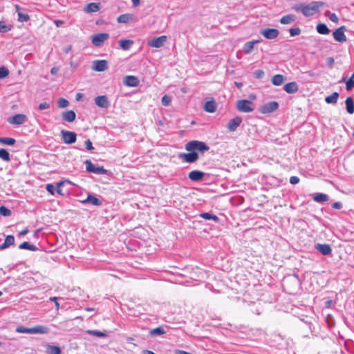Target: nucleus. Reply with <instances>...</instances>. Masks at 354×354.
Segmentation results:
<instances>
[{"instance_id":"nucleus-62","label":"nucleus","mask_w":354,"mask_h":354,"mask_svg":"<svg viewBox=\"0 0 354 354\" xmlns=\"http://www.w3.org/2000/svg\"><path fill=\"white\" fill-rule=\"evenodd\" d=\"M54 23L57 27H59V26H62L64 22L62 20H55L54 21Z\"/></svg>"},{"instance_id":"nucleus-34","label":"nucleus","mask_w":354,"mask_h":354,"mask_svg":"<svg viewBox=\"0 0 354 354\" xmlns=\"http://www.w3.org/2000/svg\"><path fill=\"white\" fill-rule=\"evenodd\" d=\"M317 31L322 35H327L330 32V30L324 24H319L317 26Z\"/></svg>"},{"instance_id":"nucleus-48","label":"nucleus","mask_w":354,"mask_h":354,"mask_svg":"<svg viewBox=\"0 0 354 354\" xmlns=\"http://www.w3.org/2000/svg\"><path fill=\"white\" fill-rule=\"evenodd\" d=\"M10 30V27L5 24L4 22L0 21V32H6Z\"/></svg>"},{"instance_id":"nucleus-39","label":"nucleus","mask_w":354,"mask_h":354,"mask_svg":"<svg viewBox=\"0 0 354 354\" xmlns=\"http://www.w3.org/2000/svg\"><path fill=\"white\" fill-rule=\"evenodd\" d=\"M165 333V330L162 327H157L150 330V334L153 336L160 335Z\"/></svg>"},{"instance_id":"nucleus-20","label":"nucleus","mask_w":354,"mask_h":354,"mask_svg":"<svg viewBox=\"0 0 354 354\" xmlns=\"http://www.w3.org/2000/svg\"><path fill=\"white\" fill-rule=\"evenodd\" d=\"M75 113L72 110L64 111L62 113L63 120L68 122H73L75 120Z\"/></svg>"},{"instance_id":"nucleus-15","label":"nucleus","mask_w":354,"mask_h":354,"mask_svg":"<svg viewBox=\"0 0 354 354\" xmlns=\"http://www.w3.org/2000/svg\"><path fill=\"white\" fill-rule=\"evenodd\" d=\"M241 122L242 118L241 117H235L229 121L227 127L230 131H234L239 127Z\"/></svg>"},{"instance_id":"nucleus-37","label":"nucleus","mask_w":354,"mask_h":354,"mask_svg":"<svg viewBox=\"0 0 354 354\" xmlns=\"http://www.w3.org/2000/svg\"><path fill=\"white\" fill-rule=\"evenodd\" d=\"M0 158L4 161L9 162L10 156L8 151L4 149H0Z\"/></svg>"},{"instance_id":"nucleus-47","label":"nucleus","mask_w":354,"mask_h":354,"mask_svg":"<svg viewBox=\"0 0 354 354\" xmlns=\"http://www.w3.org/2000/svg\"><path fill=\"white\" fill-rule=\"evenodd\" d=\"M161 102L162 105L169 106L171 104V97L169 95H165L162 97Z\"/></svg>"},{"instance_id":"nucleus-4","label":"nucleus","mask_w":354,"mask_h":354,"mask_svg":"<svg viewBox=\"0 0 354 354\" xmlns=\"http://www.w3.org/2000/svg\"><path fill=\"white\" fill-rule=\"evenodd\" d=\"M86 171L96 174H105L106 170L103 167H96L91 160H86L84 162Z\"/></svg>"},{"instance_id":"nucleus-57","label":"nucleus","mask_w":354,"mask_h":354,"mask_svg":"<svg viewBox=\"0 0 354 354\" xmlns=\"http://www.w3.org/2000/svg\"><path fill=\"white\" fill-rule=\"evenodd\" d=\"M64 181H62L57 183V192L61 195H62L61 187L63 186Z\"/></svg>"},{"instance_id":"nucleus-43","label":"nucleus","mask_w":354,"mask_h":354,"mask_svg":"<svg viewBox=\"0 0 354 354\" xmlns=\"http://www.w3.org/2000/svg\"><path fill=\"white\" fill-rule=\"evenodd\" d=\"M68 101L64 98H59L57 102V106L59 108H66L68 106Z\"/></svg>"},{"instance_id":"nucleus-7","label":"nucleus","mask_w":354,"mask_h":354,"mask_svg":"<svg viewBox=\"0 0 354 354\" xmlns=\"http://www.w3.org/2000/svg\"><path fill=\"white\" fill-rule=\"evenodd\" d=\"M345 31H346V27L344 26H342L338 28L337 29H336L333 33L334 39L336 41H338L340 43L346 41L347 39H346V37L344 33Z\"/></svg>"},{"instance_id":"nucleus-51","label":"nucleus","mask_w":354,"mask_h":354,"mask_svg":"<svg viewBox=\"0 0 354 354\" xmlns=\"http://www.w3.org/2000/svg\"><path fill=\"white\" fill-rule=\"evenodd\" d=\"M264 72L261 70H257L254 73V76L257 79H261L263 77Z\"/></svg>"},{"instance_id":"nucleus-53","label":"nucleus","mask_w":354,"mask_h":354,"mask_svg":"<svg viewBox=\"0 0 354 354\" xmlns=\"http://www.w3.org/2000/svg\"><path fill=\"white\" fill-rule=\"evenodd\" d=\"M85 146H86V149L88 151H91L93 149L92 142H91L90 140H87L85 141Z\"/></svg>"},{"instance_id":"nucleus-17","label":"nucleus","mask_w":354,"mask_h":354,"mask_svg":"<svg viewBox=\"0 0 354 354\" xmlns=\"http://www.w3.org/2000/svg\"><path fill=\"white\" fill-rule=\"evenodd\" d=\"M205 174L203 171L194 170L189 173V178L193 181H199L203 179Z\"/></svg>"},{"instance_id":"nucleus-32","label":"nucleus","mask_w":354,"mask_h":354,"mask_svg":"<svg viewBox=\"0 0 354 354\" xmlns=\"http://www.w3.org/2000/svg\"><path fill=\"white\" fill-rule=\"evenodd\" d=\"M19 248L21 250H28L30 251H35L37 247L34 245L29 243L27 241H24L19 245Z\"/></svg>"},{"instance_id":"nucleus-45","label":"nucleus","mask_w":354,"mask_h":354,"mask_svg":"<svg viewBox=\"0 0 354 354\" xmlns=\"http://www.w3.org/2000/svg\"><path fill=\"white\" fill-rule=\"evenodd\" d=\"M123 83L128 86H133V75H127L124 78Z\"/></svg>"},{"instance_id":"nucleus-2","label":"nucleus","mask_w":354,"mask_h":354,"mask_svg":"<svg viewBox=\"0 0 354 354\" xmlns=\"http://www.w3.org/2000/svg\"><path fill=\"white\" fill-rule=\"evenodd\" d=\"M209 147L203 142L192 140L185 145V149L189 151H199L204 152L209 150Z\"/></svg>"},{"instance_id":"nucleus-35","label":"nucleus","mask_w":354,"mask_h":354,"mask_svg":"<svg viewBox=\"0 0 354 354\" xmlns=\"http://www.w3.org/2000/svg\"><path fill=\"white\" fill-rule=\"evenodd\" d=\"M46 347L50 354H61L62 353L61 348L59 346L47 344Z\"/></svg>"},{"instance_id":"nucleus-16","label":"nucleus","mask_w":354,"mask_h":354,"mask_svg":"<svg viewBox=\"0 0 354 354\" xmlns=\"http://www.w3.org/2000/svg\"><path fill=\"white\" fill-rule=\"evenodd\" d=\"M315 248L322 254L328 255L332 252L331 248L328 244L318 243L315 245Z\"/></svg>"},{"instance_id":"nucleus-29","label":"nucleus","mask_w":354,"mask_h":354,"mask_svg":"<svg viewBox=\"0 0 354 354\" xmlns=\"http://www.w3.org/2000/svg\"><path fill=\"white\" fill-rule=\"evenodd\" d=\"M132 44L133 41L130 39L120 40L119 41L120 47L124 50H129Z\"/></svg>"},{"instance_id":"nucleus-64","label":"nucleus","mask_w":354,"mask_h":354,"mask_svg":"<svg viewBox=\"0 0 354 354\" xmlns=\"http://www.w3.org/2000/svg\"><path fill=\"white\" fill-rule=\"evenodd\" d=\"M28 232V228H26L24 229V230H22L21 232H19V236H24L26 235L27 233Z\"/></svg>"},{"instance_id":"nucleus-14","label":"nucleus","mask_w":354,"mask_h":354,"mask_svg":"<svg viewBox=\"0 0 354 354\" xmlns=\"http://www.w3.org/2000/svg\"><path fill=\"white\" fill-rule=\"evenodd\" d=\"M95 104L103 109H106L109 106V102L106 95H100L95 98Z\"/></svg>"},{"instance_id":"nucleus-6","label":"nucleus","mask_w":354,"mask_h":354,"mask_svg":"<svg viewBox=\"0 0 354 354\" xmlns=\"http://www.w3.org/2000/svg\"><path fill=\"white\" fill-rule=\"evenodd\" d=\"M28 121V117L25 114L19 113L8 118V122L11 124L21 125Z\"/></svg>"},{"instance_id":"nucleus-36","label":"nucleus","mask_w":354,"mask_h":354,"mask_svg":"<svg viewBox=\"0 0 354 354\" xmlns=\"http://www.w3.org/2000/svg\"><path fill=\"white\" fill-rule=\"evenodd\" d=\"M200 216L206 220L212 219V220L214 221L215 222H218V218L216 215L212 214H209L207 212L201 214Z\"/></svg>"},{"instance_id":"nucleus-10","label":"nucleus","mask_w":354,"mask_h":354,"mask_svg":"<svg viewBox=\"0 0 354 354\" xmlns=\"http://www.w3.org/2000/svg\"><path fill=\"white\" fill-rule=\"evenodd\" d=\"M260 33L266 39H273L278 37L279 32L275 28H265L261 30Z\"/></svg>"},{"instance_id":"nucleus-56","label":"nucleus","mask_w":354,"mask_h":354,"mask_svg":"<svg viewBox=\"0 0 354 354\" xmlns=\"http://www.w3.org/2000/svg\"><path fill=\"white\" fill-rule=\"evenodd\" d=\"M329 19L333 22H335V23H337L338 22V17L336 15V14H335V13L330 14Z\"/></svg>"},{"instance_id":"nucleus-13","label":"nucleus","mask_w":354,"mask_h":354,"mask_svg":"<svg viewBox=\"0 0 354 354\" xmlns=\"http://www.w3.org/2000/svg\"><path fill=\"white\" fill-rule=\"evenodd\" d=\"M180 158L186 162L192 163L196 162L198 160V155L196 152L192 151L191 153H181L180 155Z\"/></svg>"},{"instance_id":"nucleus-61","label":"nucleus","mask_w":354,"mask_h":354,"mask_svg":"<svg viewBox=\"0 0 354 354\" xmlns=\"http://www.w3.org/2000/svg\"><path fill=\"white\" fill-rule=\"evenodd\" d=\"M59 71V68L57 67H53L50 70V73L52 75H55L58 73V71Z\"/></svg>"},{"instance_id":"nucleus-30","label":"nucleus","mask_w":354,"mask_h":354,"mask_svg":"<svg viewBox=\"0 0 354 354\" xmlns=\"http://www.w3.org/2000/svg\"><path fill=\"white\" fill-rule=\"evenodd\" d=\"M295 20V16L293 15H287L283 16L280 19V23L282 24H289Z\"/></svg>"},{"instance_id":"nucleus-8","label":"nucleus","mask_w":354,"mask_h":354,"mask_svg":"<svg viewBox=\"0 0 354 354\" xmlns=\"http://www.w3.org/2000/svg\"><path fill=\"white\" fill-rule=\"evenodd\" d=\"M167 37L162 35L156 38H153L148 41V45L153 48H160L164 46L167 41Z\"/></svg>"},{"instance_id":"nucleus-46","label":"nucleus","mask_w":354,"mask_h":354,"mask_svg":"<svg viewBox=\"0 0 354 354\" xmlns=\"http://www.w3.org/2000/svg\"><path fill=\"white\" fill-rule=\"evenodd\" d=\"M0 214L4 216H9L11 214V211L4 206H1Z\"/></svg>"},{"instance_id":"nucleus-26","label":"nucleus","mask_w":354,"mask_h":354,"mask_svg":"<svg viewBox=\"0 0 354 354\" xmlns=\"http://www.w3.org/2000/svg\"><path fill=\"white\" fill-rule=\"evenodd\" d=\"M284 82V77L282 75H275L272 77L271 82L274 86H280Z\"/></svg>"},{"instance_id":"nucleus-49","label":"nucleus","mask_w":354,"mask_h":354,"mask_svg":"<svg viewBox=\"0 0 354 354\" xmlns=\"http://www.w3.org/2000/svg\"><path fill=\"white\" fill-rule=\"evenodd\" d=\"M290 36L295 37L299 35L301 32V29L299 28H290L289 30Z\"/></svg>"},{"instance_id":"nucleus-58","label":"nucleus","mask_w":354,"mask_h":354,"mask_svg":"<svg viewBox=\"0 0 354 354\" xmlns=\"http://www.w3.org/2000/svg\"><path fill=\"white\" fill-rule=\"evenodd\" d=\"M327 65L328 66H332L334 64V59L332 57H328L326 59Z\"/></svg>"},{"instance_id":"nucleus-40","label":"nucleus","mask_w":354,"mask_h":354,"mask_svg":"<svg viewBox=\"0 0 354 354\" xmlns=\"http://www.w3.org/2000/svg\"><path fill=\"white\" fill-rule=\"evenodd\" d=\"M16 331L19 333L32 334V328H26L23 326L17 327Z\"/></svg>"},{"instance_id":"nucleus-55","label":"nucleus","mask_w":354,"mask_h":354,"mask_svg":"<svg viewBox=\"0 0 354 354\" xmlns=\"http://www.w3.org/2000/svg\"><path fill=\"white\" fill-rule=\"evenodd\" d=\"M299 182V178L297 176H293L290 178V183L292 185H296Z\"/></svg>"},{"instance_id":"nucleus-54","label":"nucleus","mask_w":354,"mask_h":354,"mask_svg":"<svg viewBox=\"0 0 354 354\" xmlns=\"http://www.w3.org/2000/svg\"><path fill=\"white\" fill-rule=\"evenodd\" d=\"M46 190L53 195L55 194V187L52 184L46 185Z\"/></svg>"},{"instance_id":"nucleus-5","label":"nucleus","mask_w":354,"mask_h":354,"mask_svg":"<svg viewBox=\"0 0 354 354\" xmlns=\"http://www.w3.org/2000/svg\"><path fill=\"white\" fill-rule=\"evenodd\" d=\"M279 107V104L275 101L269 102L263 104L259 108V112L263 114L270 113L276 111Z\"/></svg>"},{"instance_id":"nucleus-28","label":"nucleus","mask_w":354,"mask_h":354,"mask_svg":"<svg viewBox=\"0 0 354 354\" xmlns=\"http://www.w3.org/2000/svg\"><path fill=\"white\" fill-rule=\"evenodd\" d=\"M313 200L317 203H322L328 200V195L322 193L315 194L313 196Z\"/></svg>"},{"instance_id":"nucleus-22","label":"nucleus","mask_w":354,"mask_h":354,"mask_svg":"<svg viewBox=\"0 0 354 354\" xmlns=\"http://www.w3.org/2000/svg\"><path fill=\"white\" fill-rule=\"evenodd\" d=\"M48 332L49 329L42 325H37L32 327V334H47Z\"/></svg>"},{"instance_id":"nucleus-38","label":"nucleus","mask_w":354,"mask_h":354,"mask_svg":"<svg viewBox=\"0 0 354 354\" xmlns=\"http://www.w3.org/2000/svg\"><path fill=\"white\" fill-rule=\"evenodd\" d=\"M131 19V15L130 14H124L120 15L117 21L118 23H127Z\"/></svg>"},{"instance_id":"nucleus-63","label":"nucleus","mask_w":354,"mask_h":354,"mask_svg":"<svg viewBox=\"0 0 354 354\" xmlns=\"http://www.w3.org/2000/svg\"><path fill=\"white\" fill-rule=\"evenodd\" d=\"M175 353L176 354H192L191 353H189V352H187L185 351H182V350H176Z\"/></svg>"},{"instance_id":"nucleus-41","label":"nucleus","mask_w":354,"mask_h":354,"mask_svg":"<svg viewBox=\"0 0 354 354\" xmlns=\"http://www.w3.org/2000/svg\"><path fill=\"white\" fill-rule=\"evenodd\" d=\"M16 140L12 138H0V142L6 145L12 146Z\"/></svg>"},{"instance_id":"nucleus-21","label":"nucleus","mask_w":354,"mask_h":354,"mask_svg":"<svg viewBox=\"0 0 354 354\" xmlns=\"http://www.w3.org/2000/svg\"><path fill=\"white\" fill-rule=\"evenodd\" d=\"M257 43H259L258 40L250 41L246 42L243 45V50L244 53L245 54L250 53L253 50L254 45Z\"/></svg>"},{"instance_id":"nucleus-24","label":"nucleus","mask_w":354,"mask_h":354,"mask_svg":"<svg viewBox=\"0 0 354 354\" xmlns=\"http://www.w3.org/2000/svg\"><path fill=\"white\" fill-rule=\"evenodd\" d=\"M100 9V3H90L86 5L84 8V11L87 12H95Z\"/></svg>"},{"instance_id":"nucleus-12","label":"nucleus","mask_w":354,"mask_h":354,"mask_svg":"<svg viewBox=\"0 0 354 354\" xmlns=\"http://www.w3.org/2000/svg\"><path fill=\"white\" fill-rule=\"evenodd\" d=\"M109 38L107 33H99L92 37V43L95 46H100L102 44Z\"/></svg>"},{"instance_id":"nucleus-60","label":"nucleus","mask_w":354,"mask_h":354,"mask_svg":"<svg viewBox=\"0 0 354 354\" xmlns=\"http://www.w3.org/2000/svg\"><path fill=\"white\" fill-rule=\"evenodd\" d=\"M50 300L52 301H54V304H55V305H56L57 309H58L59 307V304L57 302V298L56 297H50Z\"/></svg>"},{"instance_id":"nucleus-11","label":"nucleus","mask_w":354,"mask_h":354,"mask_svg":"<svg viewBox=\"0 0 354 354\" xmlns=\"http://www.w3.org/2000/svg\"><path fill=\"white\" fill-rule=\"evenodd\" d=\"M108 68V63L106 60H95L93 62L92 69L95 71L102 72Z\"/></svg>"},{"instance_id":"nucleus-59","label":"nucleus","mask_w":354,"mask_h":354,"mask_svg":"<svg viewBox=\"0 0 354 354\" xmlns=\"http://www.w3.org/2000/svg\"><path fill=\"white\" fill-rule=\"evenodd\" d=\"M332 206L334 209H339L342 207V205L339 202L334 203Z\"/></svg>"},{"instance_id":"nucleus-9","label":"nucleus","mask_w":354,"mask_h":354,"mask_svg":"<svg viewBox=\"0 0 354 354\" xmlns=\"http://www.w3.org/2000/svg\"><path fill=\"white\" fill-rule=\"evenodd\" d=\"M61 134L64 140V142L66 144H73L75 142L77 135L75 132L68 131H62Z\"/></svg>"},{"instance_id":"nucleus-23","label":"nucleus","mask_w":354,"mask_h":354,"mask_svg":"<svg viewBox=\"0 0 354 354\" xmlns=\"http://www.w3.org/2000/svg\"><path fill=\"white\" fill-rule=\"evenodd\" d=\"M346 109L349 114L354 113V102L351 97H348L345 100Z\"/></svg>"},{"instance_id":"nucleus-1","label":"nucleus","mask_w":354,"mask_h":354,"mask_svg":"<svg viewBox=\"0 0 354 354\" xmlns=\"http://www.w3.org/2000/svg\"><path fill=\"white\" fill-rule=\"evenodd\" d=\"M324 5L322 1H312L308 4H296L292 9L296 12H301L306 17H310L319 12Z\"/></svg>"},{"instance_id":"nucleus-31","label":"nucleus","mask_w":354,"mask_h":354,"mask_svg":"<svg viewBox=\"0 0 354 354\" xmlns=\"http://www.w3.org/2000/svg\"><path fill=\"white\" fill-rule=\"evenodd\" d=\"M84 202L88 203H91V204L96 205V206H98V205H101V203H102L101 201L98 198H97L95 196H92V195H88V197L86 198V199Z\"/></svg>"},{"instance_id":"nucleus-19","label":"nucleus","mask_w":354,"mask_h":354,"mask_svg":"<svg viewBox=\"0 0 354 354\" xmlns=\"http://www.w3.org/2000/svg\"><path fill=\"white\" fill-rule=\"evenodd\" d=\"M15 244V237L12 235H8L4 242L0 245V250H3L6 248H9L10 246Z\"/></svg>"},{"instance_id":"nucleus-27","label":"nucleus","mask_w":354,"mask_h":354,"mask_svg":"<svg viewBox=\"0 0 354 354\" xmlns=\"http://www.w3.org/2000/svg\"><path fill=\"white\" fill-rule=\"evenodd\" d=\"M339 93L337 92H334L330 95L327 96L325 98V101L328 104H336L338 100Z\"/></svg>"},{"instance_id":"nucleus-42","label":"nucleus","mask_w":354,"mask_h":354,"mask_svg":"<svg viewBox=\"0 0 354 354\" xmlns=\"http://www.w3.org/2000/svg\"><path fill=\"white\" fill-rule=\"evenodd\" d=\"M86 333L90 335H95V336L100 337H104L106 336V333L99 331V330H88L86 331Z\"/></svg>"},{"instance_id":"nucleus-18","label":"nucleus","mask_w":354,"mask_h":354,"mask_svg":"<svg viewBox=\"0 0 354 354\" xmlns=\"http://www.w3.org/2000/svg\"><path fill=\"white\" fill-rule=\"evenodd\" d=\"M283 89L288 93H295L298 91L299 87L295 82H292L285 84Z\"/></svg>"},{"instance_id":"nucleus-50","label":"nucleus","mask_w":354,"mask_h":354,"mask_svg":"<svg viewBox=\"0 0 354 354\" xmlns=\"http://www.w3.org/2000/svg\"><path fill=\"white\" fill-rule=\"evenodd\" d=\"M8 73H9V71L6 68H5L3 66L0 68V78L6 77V76L8 75Z\"/></svg>"},{"instance_id":"nucleus-3","label":"nucleus","mask_w":354,"mask_h":354,"mask_svg":"<svg viewBox=\"0 0 354 354\" xmlns=\"http://www.w3.org/2000/svg\"><path fill=\"white\" fill-rule=\"evenodd\" d=\"M236 109L240 112L249 113L254 109V104L248 100H239L236 102Z\"/></svg>"},{"instance_id":"nucleus-25","label":"nucleus","mask_w":354,"mask_h":354,"mask_svg":"<svg viewBox=\"0 0 354 354\" xmlns=\"http://www.w3.org/2000/svg\"><path fill=\"white\" fill-rule=\"evenodd\" d=\"M216 109V104L214 101H207L204 104V110L208 113H214Z\"/></svg>"},{"instance_id":"nucleus-33","label":"nucleus","mask_w":354,"mask_h":354,"mask_svg":"<svg viewBox=\"0 0 354 354\" xmlns=\"http://www.w3.org/2000/svg\"><path fill=\"white\" fill-rule=\"evenodd\" d=\"M342 82H346V88L347 91H351L353 88H354V73H353L351 78L348 80H346L345 78L342 80Z\"/></svg>"},{"instance_id":"nucleus-52","label":"nucleus","mask_w":354,"mask_h":354,"mask_svg":"<svg viewBox=\"0 0 354 354\" xmlns=\"http://www.w3.org/2000/svg\"><path fill=\"white\" fill-rule=\"evenodd\" d=\"M38 108L41 111L44 110V109H48L50 108V104L47 102H42V103L39 104Z\"/></svg>"},{"instance_id":"nucleus-44","label":"nucleus","mask_w":354,"mask_h":354,"mask_svg":"<svg viewBox=\"0 0 354 354\" xmlns=\"http://www.w3.org/2000/svg\"><path fill=\"white\" fill-rule=\"evenodd\" d=\"M30 19V17L27 14H24L22 12H19L18 15V21L20 22H26Z\"/></svg>"}]
</instances>
